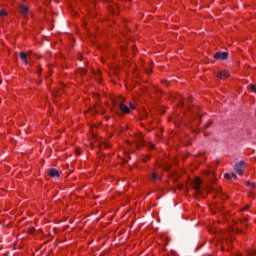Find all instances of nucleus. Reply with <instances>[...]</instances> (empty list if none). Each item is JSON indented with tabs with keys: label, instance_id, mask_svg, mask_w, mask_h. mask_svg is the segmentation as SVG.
Masks as SVG:
<instances>
[{
	"label": "nucleus",
	"instance_id": "6",
	"mask_svg": "<svg viewBox=\"0 0 256 256\" xmlns=\"http://www.w3.org/2000/svg\"><path fill=\"white\" fill-rule=\"evenodd\" d=\"M19 13H21V15H27V13H29V7L25 6V5H20L19 6Z\"/></svg>",
	"mask_w": 256,
	"mask_h": 256
},
{
	"label": "nucleus",
	"instance_id": "15",
	"mask_svg": "<svg viewBox=\"0 0 256 256\" xmlns=\"http://www.w3.org/2000/svg\"><path fill=\"white\" fill-rule=\"evenodd\" d=\"M230 175H231V179H237V174L231 173Z\"/></svg>",
	"mask_w": 256,
	"mask_h": 256
},
{
	"label": "nucleus",
	"instance_id": "7",
	"mask_svg": "<svg viewBox=\"0 0 256 256\" xmlns=\"http://www.w3.org/2000/svg\"><path fill=\"white\" fill-rule=\"evenodd\" d=\"M48 175H50V177H59L60 176L59 172L55 168L48 169Z\"/></svg>",
	"mask_w": 256,
	"mask_h": 256
},
{
	"label": "nucleus",
	"instance_id": "20",
	"mask_svg": "<svg viewBox=\"0 0 256 256\" xmlns=\"http://www.w3.org/2000/svg\"><path fill=\"white\" fill-rule=\"evenodd\" d=\"M245 209H249V206H246Z\"/></svg>",
	"mask_w": 256,
	"mask_h": 256
},
{
	"label": "nucleus",
	"instance_id": "14",
	"mask_svg": "<svg viewBox=\"0 0 256 256\" xmlns=\"http://www.w3.org/2000/svg\"><path fill=\"white\" fill-rule=\"evenodd\" d=\"M224 177H225V179H231V174L225 173V174H224Z\"/></svg>",
	"mask_w": 256,
	"mask_h": 256
},
{
	"label": "nucleus",
	"instance_id": "18",
	"mask_svg": "<svg viewBox=\"0 0 256 256\" xmlns=\"http://www.w3.org/2000/svg\"><path fill=\"white\" fill-rule=\"evenodd\" d=\"M237 233H243V230L238 229V230H237Z\"/></svg>",
	"mask_w": 256,
	"mask_h": 256
},
{
	"label": "nucleus",
	"instance_id": "3",
	"mask_svg": "<svg viewBox=\"0 0 256 256\" xmlns=\"http://www.w3.org/2000/svg\"><path fill=\"white\" fill-rule=\"evenodd\" d=\"M229 57L228 52H217L214 54V59H218L219 61H225Z\"/></svg>",
	"mask_w": 256,
	"mask_h": 256
},
{
	"label": "nucleus",
	"instance_id": "16",
	"mask_svg": "<svg viewBox=\"0 0 256 256\" xmlns=\"http://www.w3.org/2000/svg\"><path fill=\"white\" fill-rule=\"evenodd\" d=\"M130 108H131L132 110H134V109H135V106L130 103Z\"/></svg>",
	"mask_w": 256,
	"mask_h": 256
},
{
	"label": "nucleus",
	"instance_id": "19",
	"mask_svg": "<svg viewBox=\"0 0 256 256\" xmlns=\"http://www.w3.org/2000/svg\"><path fill=\"white\" fill-rule=\"evenodd\" d=\"M151 72V70H147V73H150Z\"/></svg>",
	"mask_w": 256,
	"mask_h": 256
},
{
	"label": "nucleus",
	"instance_id": "11",
	"mask_svg": "<svg viewBox=\"0 0 256 256\" xmlns=\"http://www.w3.org/2000/svg\"><path fill=\"white\" fill-rule=\"evenodd\" d=\"M0 17H7V11L1 10L0 11Z\"/></svg>",
	"mask_w": 256,
	"mask_h": 256
},
{
	"label": "nucleus",
	"instance_id": "12",
	"mask_svg": "<svg viewBox=\"0 0 256 256\" xmlns=\"http://www.w3.org/2000/svg\"><path fill=\"white\" fill-rule=\"evenodd\" d=\"M247 187H252V189H255V184H251L249 181H246Z\"/></svg>",
	"mask_w": 256,
	"mask_h": 256
},
{
	"label": "nucleus",
	"instance_id": "10",
	"mask_svg": "<svg viewBox=\"0 0 256 256\" xmlns=\"http://www.w3.org/2000/svg\"><path fill=\"white\" fill-rule=\"evenodd\" d=\"M248 256H256V250H249Z\"/></svg>",
	"mask_w": 256,
	"mask_h": 256
},
{
	"label": "nucleus",
	"instance_id": "17",
	"mask_svg": "<svg viewBox=\"0 0 256 256\" xmlns=\"http://www.w3.org/2000/svg\"><path fill=\"white\" fill-rule=\"evenodd\" d=\"M208 191H213V187L208 186Z\"/></svg>",
	"mask_w": 256,
	"mask_h": 256
},
{
	"label": "nucleus",
	"instance_id": "22",
	"mask_svg": "<svg viewBox=\"0 0 256 256\" xmlns=\"http://www.w3.org/2000/svg\"><path fill=\"white\" fill-rule=\"evenodd\" d=\"M238 256H241V254H239Z\"/></svg>",
	"mask_w": 256,
	"mask_h": 256
},
{
	"label": "nucleus",
	"instance_id": "4",
	"mask_svg": "<svg viewBox=\"0 0 256 256\" xmlns=\"http://www.w3.org/2000/svg\"><path fill=\"white\" fill-rule=\"evenodd\" d=\"M229 77V71L222 70L216 74V79H227Z\"/></svg>",
	"mask_w": 256,
	"mask_h": 256
},
{
	"label": "nucleus",
	"instance_id": "21",
	"mask_svg": "<svg viewBox=\"0 0 256 256\" xmlns=\"http://www.w3.org/2000/svg\"><path fill=\"white\" fill-rule=\"evenodd\" d=\"M180 189H183V186H180Z\"/></svg>",
	"mask_w": 256,
	"mask_h": 256
},
{
	"label": "nucleus",
	"instance_id": "23",
	"mask_svg": "<svg viewBox=\"0 0 256 256\" xmlns=\"http://www.w3.org/2000/svg\"><path fill=\"white\" fill-rule=\"evenodd\" d=\"M0 84H1V80H0Z\"/></svg>",
	"mask_w": 256,
	"mask_h": 256
},
{
	"label": "nucleus",
	"instance_id": "2",
	"mask_svg": "<svg viewBox=\"0 0 256 256\" xmlns=\"http://www.w3.org/2000/svg\"><path fill=\"white\" fill-rule=\"evenodd\" d=\"M201 178H195L192 182V187L194 190H196V193L201 194Z\"/></svg>",
	"mask_w": 256,
	"mask_h": 256
},
{
	"label": "nucleus",
	"instance_id": "1",
	"mask_svg": "<svg viewBox=\"0 0 256 256\" xmlns=\"http://www.w3.org/2000/svg\"><path fill=\"white\" fill-rule=\"evenodd\" d=\"M245 167H247L245 161H240L234 165V170L238 175H243V170L245 169Z\"/></svg>",
	"mask_w": 256,
	"mask_h": 256
},
{
	"label": "nucleus",
	"instance_id": "5",
	"mask_svg": "<svg viewBox=\"0 0 256 256\" xmlns=\"http://www.w3.org/2000/svg\"><path fill=\"white\" fill-rule=\"evenodd\" d=\"M119 109L121 113H125V114L131 113V110L129 109V107L123 103L119 104Z\"/></svg>",
	"mask_w": 256,
	"mask_h": 256
},
{
	"label": "nucleus",
	"instance_id": "9",
	"mask_svg": "<svg viewBox=\"0 0 256 256\" xmlns=\"http://www.w3.org/2000/svg\"><path fill=\"white\" fill-rule=\"evenodd\" d=\"M151 179H152V181H157V179H159V176L155 173H152Z\"/></svg>",
	"mask_w": 256,
	"mask_h": 256
},
{
	"label": "nucleus",
	"instance_id": "13",
	"mask_svg": "<svg viewBox=\"0 0 256 256\" xmlns=\"http://www.w3.org/2000/svg\"><path fill=\"white\" fill-rule=\"evenodd\" d=\"M250 89H251V91H253L254 93H256V85L251 84V85H250Z\"/></svg>",
	"mask_w": 256,
	"mask_h": 256
},
{
	"label": "nucleus",
	"instance_id": "8",
	"mask_svg": "<svg viewBox=\"0 0 256 256\" xmlns=\"http://www.w3.org/2000/svg\"><path fill=\"white\" fill-rule=\"evenodd\" d=\"M20 59L27 65V54L25 52H20Z\"/></svg>",
	"mask_w": 256,
	"mask_h": 256
}]
</instances>
